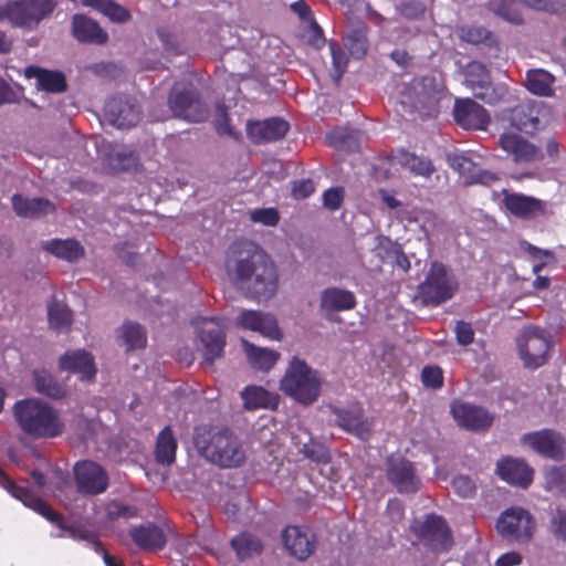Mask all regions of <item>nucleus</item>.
Masks as SVG:
<instances>
[{"label":"nucleus","mask_w":566,"mask_h":566,"mask_svg":"<svg viewBox=\"0 0 566 566\" xmlns=\"http://www.w3.org/2000/svg\"><path fill=\"white\" fill-rule=\"evenodd\" d=\"M168 104L175 117L188 122H202L208 117V108L200 101L197 91L191 85H175L169 95Z\"/></svg>","instance_id":"f8f14e48"},{"label":"nucleus","mask_w":566,"mask_h":566,"mask_svg":"<svg viewBox=\"0 0 566 566\" xmlns=\"http://www.w3.org/2000/svg\"><path fill=\"white\" fill-rule=\"evenodd\" d=\"M315 190L314 182L310 179H303L294 182L292 188L293 197L296 199H304L311 196Z\"/></svg>","instance_id":"69168bd1"},{"label":"nucleus","mask_w":566,"mask_h":566,"mask_svg":"<svg viewBox=\"0 0 566 566\" xmlns=\"http://www.w3.org/2000/svg\"><path fill=\"white\" fill-rule=\"evenodd\" d=\"M193 324L199 339L198 350L207 363L212 364L223 353L226 325L222 319L207 317L198 318Z\"/></svg>","instance_id":"1a4fd4ad"},{"label":"nucleus","mask_w":566,"mask_h":566,"mask_svg":"<svg viewBox=\"0 0 566 566\" xmlns=\"http://www.w3.org/2000/svg\"><path fill=\"white\" fill-rule=\"evenodd\" d=\"M12 206L15 213L23 218H36L51 213L54 210L53 203L41 198H24L21 195L12 197Z\"/></svg>","instance_id":"c9c22d12"},{"label":"nucleus","mask_w":566,"mask_h":566,"mask_svg":"<svg viewBox=\"0 0 566 566\" xmlns=\"http://www.w3.org/2000/svg\"><path fill=\"white\" fill-rule=\"evenodd\" d=\"M501 148L515 164H530L543 159V154L536 145L514 132H504L497 139Z\"/></svg>","instance_id":"4468645a"},{"label":"nucleus","mask_w":566,"mask_h":566,"mask_svg":"<svg viewBox=\"0 0 566 566\" xmlns=\"http://www.w3.org/2000/svg\"><path fill=\"white\" fill-rule=\"evenodd\" d=\"M452 486L454 492L463 499L472 497L476 492L474 481L468 475H459L454 478L452 480Z\"/></svg>","instance_id":"864d4df0"},{"label":"nucleus","mask_w":566,"mask_h":566,"mask_svg":"<svg viewBox=\"0 0 566 566\" xmlns=\"http://www.w3.org/2000/svg\"><path fill=\"white\" fill-rule=\"evenodd\" d=\"M336 416L339 427L360 439H367L371 429V422L364 418L360 406L353 405L347 409H339L336 411Z\"/></svg>","instance_id":"c85d7f7f"},{"label":"nucleus","mask_w":566,"mask_h":566,"mask_svg":"<svg viewBox=\"0 0 566 566\" xmlns=\"http://www.w3.org/2000/svg\"><path fill=\"white\" fill-rule=\"evenodd\" d=\"M226 269L234 284L255 297L269 300L277 291L275 265L251 242H235L229 248Z\"/></svg>","instance_id":"f257e3e1"},{"label":"nucleus","mask_w":566,"mask_h":566,"mask_svg":"<svg viewBox=\"0 0 566 566\" xmlns=\"http://www.w3.org/2000/svg\"><path fill=\"white\" fill-rule=\"evenodd\" d=\"M525 86L531 93L538 96H551L553 93L551 75L542 70L528 71Z\"/></svg>","instance_id":"79ce46f5"},{"label":"nucleus","mask_w":566,"mask_h":566,"mask_svg":"<svg viewBox=\"0 0 566 566\" xmlns=\"http://www.w3.org/2000/svg\"><path fill=\"white\" fill-rule=\"evenodd\" d=\"M237 324L271 340H281L283 336L276 317L270 313L244 310L237 317Z\"/></svg>","instance_id":"aec40b11"},{"label":"nucleus","mask_w":566,"mask_h":566,"mask_svg":"<svg viewBox=\"0 0 566 566\" xmlns=\"http://www.w3.org/2000/svg\"><path fill=\"white\" fill-rule=\"evenodd\" d=\"M289 124L281 118H269L262 122H249L247 132L254 143L274 142L285 136Z\"/></svg>","instance_id":"cd10ccee"},{"label":"nucleus","mask_w":566,"mask_h":566,"mask_svg":"<svg viewBox=\"0 0 566 566\" xmlns=\"http://www.w3.org/2000/svg\"><path fill=\"white\" fill-rule=\"evenodd\" d=\"M13 417L22 432L36 439L60 437L65 429L61 412L38 398L17 401Z\"/></svg>","instance_id":"7ed1b4c3"},{"label":"nucleus","mask_w":566,"mask_h":566,"mask_svg":"<svg viewBox=\"0 0 566 566\" xmlns=\"http://www.w3.org/2000/svg\"><path fill=\"white\" fill-rule=\"evenodd\" d=\"M33 381L35 390L41 395L53 399H60L65 395L64 387L44 369L33 371Z\"/></svg>","instance_id":"58836bf2"},{"label":"nucleus","mask_w":566,"mask_h":566,"mask_svg":"<svg viewBox=\"0 0 566 566\" xmlns=\"http://www.w3.org/2000/svg\"><path fill=\"white\" fill-rule=\"evenodd\" d=\"M24 74L28 78H35L36 86L43 91L62 93L66 90V80L61 72L29 66L25 69Z\"/></svg>","instance_id":"2f4dec72"},{"label":"nucleus","mask_w":566,"mask_h":566,"mask_svg":"<svg viewBox=\"0 0 566 566\" xmlns=\"http://www.w3.org/2000/svg\"><path fill=\"white\" fill-rule=\"evenodd\" d=\"M407 537L412 545L422 543L424 539V521L415 518L409 526Z\"/></svg>","instance_id":"e2e57ef3"},{"label":"nucleus","mask_w":566,"mask_h":566,"mask_svg":"<svg viewBox=\"0 0 566 566\" xmlns=\"http://www.w3.org/2000/svg\"><path fill=\"white\" fill-rule=\"evenodd\" d=\"M453 544V534L447 521L442 516L427 514V551L439 555L448 553Z\"/></svg>","instance_id":"412c9836"},{"label":"nucleus","mask_w":566,"mask_h":566,"mask_svg":"<svg viewBox=\"0 0 566 566\" xmlns=\"http://www.w3.org/2000/svg\"><path fill=\"white\" fill-rule=\"evenodd\" d=\"M0 485L6 489L13 497L21 501L25 506L32 509L33 511L44 516L46 520L59 525L61 530L65 531L71 538L91 543L95 552H99V549H102V545L96 539L94 533L81 525H64L63 518L57 513H55L50 506H48L41 499L32 494L29 490L17 485L6 475L1 469Z\"/></svg>","instance_id":"39448f33"},{"label":"nucleus","mask_w":566,"mask_h":566,"mask_svg":"<svg viewBox=\"0 0 566 566\" xmlns=\"http://www.w3.org/2000/svg\"><path fill=\"white\" fill-rule=\"evenodd\" d=\"M60 369L77 374L82 380H91L96 374L93 356L83 350H70L60 357Z\"/></svg>","instance_id":"bb28decb"},{"label":"nucleus","mask_w":566,"mask_h":566,"mask_svg":"<svg viewBox=\"0 0 566 566\" xmlns=\"http://www.w3.org/2000/svg\"><path fill=\"white\" fill-rule=\"evenodd\" d=\"M453 117L459 126L473 130H485L491 120L488 111L471 98L455 101Z\"/></svg>","instance_id":"6ab92c4d"},{"label":"nucleus","mask_w":566,"mask_h":566,"mask_svg":"<svg viewBox=\"0 0 566 566\" xmlns=\"http://www.w3.org/2000/svg\"><path fill=\"white\" fill-rule=\"evenodd\" d=\"M460 39L470 44H488L494 42L492 33L482 25H465L460 29Z\"/></svg>","instance_id":"a18cd8bd"},{"label":"nucleus","mask_w":566,"mask_h":566,"mask_svg":"<svg viewBox=\"0 0 566 566\" xmlns=\"http://www.w3.org/2000/svg\"><path fill=\"white\" fill-rule=\"evenodd\" d=\"M496 473L509 484L526 489L533 481L534 471L524 460L506 457L497 462Z\"/></svg>","instance_id":"b1692460"},{"label":"nucleus","mask_w":566,"mask_h":566,"mask_svg":"<svg viewBox=\"0 0 566 566\" xmlns=\"http://www.w3.org/2000/svg\"><path fill=\"white\" fill-rule=\"evenodd\" d=\"M443 380V371L440 367L427 365V388L440 389Z\"/></svg>","instance_id":"0e129e2a"},{"label":"nucleus","mask_w":566,"mask_h":566,"mask_svg":"<svg viewBox=\"0 0 566 566\" xmlns=\"http://www.w3.org/2000/svg\"><path fill=\"white\" fill-rule=\"evenodd\" d=\"M50 325L55 329L67 328L73 322L71 310L59 302H52L48 306Z\"/></svg>","instance_id":"c03bdc74"},{"label":"nucleus","mask_w":566,"mask_h":566,"mask_svg":"<svg viewBox=\"0 0 566 566\" xmlns=\"http://www.w3.org/2000/svg\"><path fill=\"white\" fill-rule=\"evenodd\" d=\"M73 35L81 42H93L97 44L107 41V33L92 19L75 14L72 22Z\"/></svg>","instance_id":"473e14b6"},{"label":"nucleus","mask_w":566,"mask_h":566,"mask_svg":"<svg viewBox=\"0 0 566 566\" xmlns=\"http://www.w3.org/2000/svg\"><path fill=\"white\" fill-rule=\"evenodd\" d=\"M107 120L117 128H129L140 119V109L135 98L129 96H116L105 104Z\"/></svg>","instance_id":"dca6fc26"},{"label":"nucleus","mask_w":566,"mask_h":566,"mask_svg":"<svg viewBox=\"0 0 566 566\" xmlns=\"http://www.w3.org/2000/svg\"><path fill=\"white\" fill-rule=\"evenodd\" d=\"M499 180L496 174L489 170H480L471 176V179L468 184H479L483 186H491Z\"/></svg>","instance_id":"338daca9"},{"label":"nucleus","mask_w":566,"mask_h":566,"mask_svg":"<svg viewBox=\"0 0 566 566\" xmlns=\"http://www.w3.org/2000/svg\"><path fill=\"white\" fill-rule=\"evenodd\" d=\"M503 205L512 216L522 220H532L547 214L545 201L523 193L503 190Z\"/></svg>","instance_id":"a211bd4d"},{"label":"nucleus","mask_w":566,"mask_h":566,"mask_svg":"<svg viewBox=\"0 0 566 566\" xmlns=\"http://www.w3.org/2000/svg\"><path fill=\"white\" fill-rule=\"evenodd\" d=\"M282 539L286 549L298 559H306L314 552V535L307 527L287 526Z\"/></svg>","instance_id":"393cba45"},{"label":"nucleus","mask_w":566,"mask_h":566,"mask_svg":"<svg viewBox=\"0 0 566 566\" xmlns=\"http://www.w3.org/2000/svg\"><path fill=\"white\" fill-rule=\"evenodd\" d=\"M117 340L128 350L143 348L147 343L146 331L138 323L126 322L117 331Z\"/></svg>","instance_id":"4c0bfd02"},{"label":"nucleus","mask_w":566,"mask_h":566,"mask_svg":"<svg viewBox=\"0 0 566 566\" xmlns=\"http://www.w3.org/2000/svg\"><path fill=\"white\" fill-rule=\"evenodd\" d=\"M348 50L350 51L352 55L356 57H363L366 54L367 51V40L361 32H354L353 34L348 35Z\"/></svg>","instance_id":"13d9d810"},{"label":"nucleus","mask_w":566,"mask_h":566,"mask_svg":"<svg viewBox=\"0 0 566 566\" xmlns=\"http://www.w3.org/2000/svg\"><path fill=\"white\" fill-rule=\"evenodd\" d=\"M329 49H331L333 66H334L333 77H334L335 82H338L340 80L343 73L346 70L348 59H347L346 53L343 51V49L339 45L332 43L329 45Z\"/></svg>","instance_id":"603ef678"},{"label":"nucleus","mask_w":566,"mask_h":566,"mask_svg":"<svg viewBox=\"0 0 566 566\" xmlns=\"http://www.w3.org/2000/svg\"><path fill=\"white\" fill-rule=\"evenodd\" d=\"M459 290V282L442 262H432L427 272V304L438 306L451 300Z\"/></svg>","instance_id":"9b49d317"},{"label":"nucleus","mask_w":566,"mask_h":566,"mask_svg":"<svg viewBox=\"0 0 566 566\" xmlns=\"http://www.w3.org/2000/svg\"><path fill=\"white\" fill-rule=\"evenodd\" d=\"M473 96L483 103L494 106L501 103H513L517 97L513 94L509 85L504 83L493 84L491 80L478 85L472 91Z\"/></svg>","instance_id":"7c9ffc66"},{"label":"nucleus","mask_w":566,"mask_h":566,"mask_svg":"<svg viewBox=\"0 0 566 566\" xmlns=\"http://www.w3.org/2000/svg\"><path fill=\"white\" fill-rule=\"evenodd\" d=\"M177 441L172 436L170 427H165L157 437L156 459L161 464H171L175 461Z\"/></svg>","instance_id":"ea45409f"},{"label":"nucleus","mask_w":566,"mask_h":566,"mask_svg":"<svg viewBox=\"0 0 566 566\" xmlns=\"http://www.w3.org/2000/svg\"><path fill=\"white\" fill-rule=\"evenodd\" d=\"M231 543L241 559L250 557L253 554H258L262 549L259 538L250 534H241L233 538Z\"/></svg>","instance_id":"49530a36"},{"label":"nucleus","mask_w":566,"mask_h":566,"mask_svg":"<svg viewBox=\"0 0 566 566\" xmlns=\"http://www.w3.org/2000/svg\"><path fill=\"white\" fill-rule=\"evenodd\" d=\"M495 528L510 543H527L534 535L536 522L527 510L514 506L501 513Z\"/></svg>","instance_id":"6e6552de"},{"label":"nucleus","mask_w":566,"mask_h":566,"mask_svg":"<svg viewBox=\"0 0 566 566\" xmlns=\"http://www.w3.org/2000/svg\"><path fill=\"white\" fill-rule=\"evenodd\" d=\"M75 481L81 493L97 495L106 491L108 476L104 469L95 462L82 461L74 468Z\"/></svg>","instance_id":"f3484780"},{"label":"nucleus","mask_w":566,"mask_h":566,"mask_svg":"<svg viewBox=\"0 0 566 566\" xmlns=\"http://www.w3.org/2000/svg\"><path fill=\"white\" fill-rule=\"evenodd\" d=\"M251 220L268 227H273L279 222V212L275 208L254 209L250 212Z\"/></svg>","instance_id":"6e6d98bb"},{"label":"nucleus","mask_w":566,"mask_h":566,"mask_svg":"<svg viewBox=\"0 0 566 566\" xmlns=\"http://www.w3.org/2000/svg\"><path fill=\"white\" fill-rule=\"evenodd\" d=\"M447 98L446 87L442 83L437 84L432 93L427 90V117H437L442 107V102Z\"/></svg>","instance_id":"3c124183"},{"label":"nucleus","mask_w":566,"mask_h":566,"mask_svg":"<svg viewBox=\"0 0 566 566\" xmlns=\"http://www.w3.org/2000/svg\"><path fill=\"white\" fill-rule=\"evenodd\" d=\"M503 117L518 132L534 135L551 122L552 109L543 101L526 98L504 109Z\"/></svg>","instance_id":"423d86ee"},{"label":"nucleus","mask_w":566,"mask_h":566,"mask_svg":"<svg viewBox=\"0 0 566 566\" xmlns=\"http://www.w3.org/2000/svg\"><path fill=\"white\" fill-rule=\"evenodd\" d=\"M244 408L248 410L274 409L279 405V396L260 386H248L241 391Z\"/></svg>","instance_id":"72a5a7b5"},{"label":"nucleus","mask_w":566,"mask_h":566,"mask_svg":"<svg viewBox=\"0 0 566 566\" xmlns=\"http://www.w3.org/2000/svg\"><path fill=\"white\" fill-rule=\"evenodd\" d=\"M491 80L490 71L481 62H472L468 65L465 82L471 91Z\"/></svg>","instance_id":"8fccbe9b"},{"label":"nucleus","mask_w":566,"mask_h":566,"mask_svg":"<svg viewBox=\"0 0 566 566\" xmlns=\"http://www.w3.org/2000/svg\"><path fill=\"white\" fill-rule=\"evenodd\" d=\"M83 4L99 11L112 21L124 22L129 18L128 12L112 0H83Z\"/></svg>","instance_id":"37998d69"},{"label":"nucleus","mask_w":566,"mask_h":566,"mask_svg":"<svg viewBox=\"0 0 566 566\" xmlns=\"http://www.w3.org/2000/svg\"><path fill=\"white\" fill-rule=\"evenodd\" d=\"M344 200V190L340 187L329 188L323 193V205L328 210L339 209Z\"/></svg>","instance_id":"052dcab7"},{"label":"nucleus","mask_w":566,"mask_h":566,"mask_svg":"<svg viewBox=\"0 0 566 566\" xmlns=\"http://www.w3.org/2000/svg\"><path fill=\"white\" fill-rule=\"evenodd\" d=\"M323 378L305 360L293 357L280 380V389L289 397L308 406L321 395Z\"/></svg>","instance_id":"20e7f679"},{"label":"nucleus","mask_w":566,"mask_h":566,"mask_svg":"<svg viewBox=\"0 0 566 566\" xmlns=\"http://www.w3.org/2000/svg\"><path fill=\"white\" fill-rule=\"evenodd\" d=\"M489 6L496 15L513 24H522L524 21L521 12L511 2L492 0Z\"/></svg>","instance_id":"de8ad7c7"},{"label":"nucleus","mask_w":566,"mask_h":566,"mask_svg":"<svg viewBox=\"0 0 566 566\" xmlns=\"http://www.w3.org/2000/svg\"><path fill=\"white\" fill-rule=\"evenodd\" d=\"M545 483L548 491L566 492V465L552 467L545 471Z\"/></svg>","instance_id":"09e8293b"},{"label":"nucleus","mask_w":566,"mask_h":566,"mask_svg":"<svg viewBox=\"0 0 566 566\" xmlns=\"http://www.w3.org/2000/svg\"><path fill=\"white\" fill-rule=\"evenodd\" d=\"M193 444L201 457L222 469L240 468L248 459L244 442L229 429L199 426L195 429Z\"/></svg>","instance_id":"f03ea898"},{"label":"nucleus","mask_w":566,"mask_h":566,"mask_svg":"<svg viewBox=\"0 0 566 566\" xmlns=\"http://www.w3.org/2000/svg\"><path fill=\"white\" fill-rule=\"evenodd\" d=\"M387 475L399 492H415L420 486V480L416 478L412 464L400 457L388 459Z\"/></svg>","instance_id":"5701e85b"},{"label":"nucleus","mask_w":566,"mask_h":566,"mask_svg":"<svg viewBox=\"0 0 566 566\" xmlns=\"http://www.w3.org/2000/svg\"><path fill=\"white\" fill-rule=\"evenodd\" d=\"M552 534L563 542H566V511L556 509L551 520Z\"/></svg>","instance_id":"4d7b16f0"},{"label":"nucleus","mask_w":566,"mask_h":566,"mask_svg":"<svg viewBox=\"0 0 566 566\" xmlns=\"http://www.w3.org/2000/svg\"><path fill=\"white\" fill-rule=\"evenodd\" d=\"M43 249L51 254L70 262L77 261L84 255L83 247L72 239H54L45 241L43 242Z\"/></svg>","instance_id":"e433bc0d"},{"label":"nucleus","mask_w":566,"mask_h":566,"mask_svg":"<svg viewBox=\"0 0 566 566\" xmlns=\"http://www.w3.org/2000/svg\"><path fill=\"white\" fill-rule=\"evenodd\" d=\"M447 161L455 171L464 174L473 166V161L464 155L448 154Z\"/></svg>","instance_id":"680f3d73"},{"label":"nucleus","mask_w":566,"mask_h":566,"mask_svg":"<svg viewBox=\"0 0 566 566\" xmlns=\"http://www.w3.org/2000/svg\"><path fill=\"white\" fill-rule=\"evenodd\" d=\"M53 7L52 0H14L6 4L0 12V19L17 27H30L50 14Z\"/></svg>","instance_id":"9d476101"},{"label":"nucleus","mask_w":566,"mask_h":566,"mask_svg":"<svg viewBox=\"0 0 566 566\" xmlns=\"http://www.w3.org/2000/svg\"><path fill=\"white\" fill-rule=\"evenodd\" d=\"M242 346L250 365L261 371L272 369L281 356L280 353L274 349L258 347L248 340H242Z\"/></svg>","instance_id":"f704fd0d"},{"label":"nucleus","mask_w":566,"mask_h":566,"mask_svg":"<svg viewBox=\"0 0 566 566\" xmlns=\"http://www.w3.org/2000/svg\"><path fill=\"white\" fill-rule=\"evenodd\" d=\"M134 543L144 551H159L166 544V535L163 528L154 524L134 526L129 530Z\"/></svg>","instance_id":"c756f323"},{"label":"nucleus","mask_w":566,"mask_h":566,"mask_svg":"<svg viewBox=\"0 0 566 566\" xmlns=\"http://www.w3.org/2000/svg\"><path fill=\"white\" fill-rule=\"evenodd\" d=\"M450 413L460 428L472 432H485L494 422V416L484 407L459 399L451 402Z\"/></svg>","instance_id":"ddd939ff"},{"label":"nucleus","mask_w":566,"mask_h":566,"mask_svg":"<svg viewBox=\"0 0 566 566\" xmlns=\"http://www.w3.org/2000/svg\"><path fill=\"white\" fill-rule=\"evenodd\" d=\"M96 149L98 157L112 170H127L136 165L135 154L127 147L101 140L96 143Z\"/></svg>","instance_id":"a878e982"},{"label":"nucleus","mask_w":566,"mask_h":566,"mask_svg":"<svg viewBox=\"0 0 566 566\" xmlns=\"http://www.w3.org/2000/svg\"><path fill=\"white\" fill-rule=\"evenodd\" d=\"M521 442L548 459L558 460L564 454L565 439L552 429L527 432L522 436Z\"/></svg>","instance_id":"2eb2a0df"},{"label":"nucleus","mask_w":566,"mask_h":566,"mask_svg":"<svg viewBox=\"0 0 566 566\" xmlns=\"http://www.w3.org/2000/svg\"><path fill=\"white\" fill-rule=\"evenodd\" d=\"M522 563V555L517 552H507L502 554L496 560L495 566H517Z\"/></svg>","instance_id":"774afa93"},{"label":"nucleus","mask_w":566,"mask_h":566,"mask_svg":"<svg viewBox=\"0 0 566 566\" xmlns=\"http://www.w3.org/2000/svg\"><path fill=\"white\" fill-rule=\"evenodd\" d=\"M457 342L462 346H468L474 340V331L470 323L457 321L454 326Z\"/></svg>","instance_id":"bf43d9fd"},{"label":"nucleus","mask_w":566,"mask_h":566,"mask_svg":"<svg viewBox=\"0 0 566 566\" xmlns=\"http://www.w3.org/2000/svg\"><path fill=\"white\" fill-rule=\"evenodd\" d=\"M399 164L409 169L415 175L422 176L424 174L423 160L412 153L402 150L398 157Z\"/></svg>","instance_id":"5fc2aeb1"},{"label":"nucleus","mask_w":566,"mask_h":566,"mask_svg":"<svg viewBox=\"0 0 566 566\" xmlns=\"http://www.w3.org/2000/svg\"><path fill=\"white\" fill-rule=\"evenodd\" d=\"M517 350L524 367L537 369L548 363L551 336L536 326H526L516 338Z\"/></svg>","instance_id":"0eeeda50"},{"label":"nucleus","mask_w":566,"mask_h":566,"mask_svg":"<svg viewBox=\"0 0 566 566\" xmlns=\"http://www.w3.org/2000/svg\"><path fill=\"white\" fill-rule=\"evenodd\" d=\"M356 305L355 293L343 287L329 286L324 289L319 295V308L329 319L336 313L354 310Z\"/></svg>","instance_id":"4be33fe9"},{"label":"nucleus","mask_w":566,"mask_h":566,"mask_svg":"<svg viewBox=\"0 0 566 566\" xmlns=\"http://www.w3.org/2000/svg\"><path fill=\"white\" fill-rule=\"evenodd\" d=\"M327 142L335 149L354 151L358 147V133L345 127H339L327 135Z\"/></svg>","instance_id":"a19ab883"}]
</instances>
